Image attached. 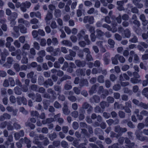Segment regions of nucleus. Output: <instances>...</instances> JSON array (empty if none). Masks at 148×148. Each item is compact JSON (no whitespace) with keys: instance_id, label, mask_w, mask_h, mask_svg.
Returning a JSON list of instances; mask_svg holds the SVG:
<instances>
[{"instance_id":"obj_27","label":"nucleus","mask_w":148,"mask_h":148,"mask_svg":"<svg viewBox=\"0 0 148 148\" xmlns=\"http://www.w3.org/2000/svg\"><path fill=\"white\" fill-rule=\"evenodd\" d=\"M119 56V54H117L114 57H112L111 58V60L112 61V63L114 64H117L118 63V62L117 60L118 57Z\"/></svg>"},{"instance_id":"obj_1","label":"nucleus","mask_w":148,"mask_h":148,"mask_svg":"<svg viewBox=\"0 0 148 148\" xmlns=\"http://www.w3.org/2000/svg\"><path fill=\"white\" fill-rule=\"evenodd\" d=\"M136 138L141 142H148V137L143 136L142 132L136 130L135 132Z\"/></svg>"},{"instance_id":"obj_10","label":"nucleus","mask_w":148,"mask_h":148,"mask_svg":"<svg viewBox=\"0 0 148 148\" xmlns=\"http://www.w3.org/2000/svg\"><path fill=\"white\" fill-rule=\"evenodd\" d=\"M131 34L130 31L127 28L124 31L122 35L124 38H129L130 37Z\"/></svg>"},{"instance_id":"obj_52","label":"nucleus","mask_w":148,"mask_h":148,"mask_svg":"<svg viewBox=\"0 0 148 148\" xmlns=\"http://www.w3.org/2000/svg\"><path fill=\"white\" fill-rule=\"evenodd\" d=\"M127 134L128 136V138L131 140H133L134 139V137L133 136V134L132 132L130 131L128 132H127Z\"/></svg>"},{"instance_id":"obj_49","label":"nucleus","mask_w":148,"mask_h":148,"mask_svg":"<svg viewBox=\"0 0 148 148\" xmlns=\"http://www.w3.org/2000/svg\"><path fill=\"white\" fill-rule=\"evenodd\" d=\"M1 60H0V64H2L3 63L1 62V60L3 62L5 61V60L6 57L7 56H6L3 52H2L1 53Z\"/></svg>"},{"instance_id":"obj_33","label":"nucleus","mask_w":148,"mask_h":148,"mask_svg":"<svg viewBox=\"0 0 148 148\" xmlns=\"http://www.w3.org/2000/svg\"><path fill=\"white\" fill-rule=\"evenodd\" d=\"M39 87V86L37 85L33 84L31 85L30 88L32 91L37 92Z\"/></svg>"},{"instance_id":"obj_12","label":"nucleus","mask_w":148,"mask_h":148,"mask_svg":"<svg viewBox=\"0 0 148 148\" xmlns=\"http://www.w3.org/2000/svg\"><path fill=\"white\" fill-rule=\"evenodd\" d=\"M53 84V83L51 79H48L45 81L44 86L46 88H48L49 86H52Z\"/></svg>"},{"instance_id":"obj_4","label":"nucleus","mask_w":148,"mask_h":148,"mask_svg":"<svg viewBox=\"0 0 148 148\" xmlns=\"http://www.w3.org/2000/svg\"><path fill=\"white\" fill-rule=\"evenodd\" d=\"M110 53H105L103 56V60L104 62V64L106 65L109 64L110 62Z\"/></svg>"},{"instance_id":"obj_41","label":"nucleus","mask_w":148,"mask_h":148,"mask_svg":"<svg viewBox=\"0 0 148 148\" xmlns=\"http://www.w3.org/2000/svg\"><path fill=\"white\" fill-rule=\"evenodd\" d=\"M95 112L97 113H102L103 110H102L101 107L99 106H97L94 108Z\"/></svg>"},{"instance_id":"obj_56","label":"nucleus","mask_w":148,"mask_h":148,"mask_svg":"<svg viewBox=\"0 0 148 148\" xmlns=\"http://www.w3.org/2000/svg\"><path fill=\"white\" fill-rule=\"evenodd\" d=\"M52 43L53 45H57L58 44V41L56 38H52Z\"/></svg>"},{"instance_id":"obj_20","label":"nucleus","mask_w":148,"mask_h":148,"mask_svg":"<svg viewBox=\"0 0 148 148\" xmlns=\"http://www.w3.org/2000/svg\"><path fill=\"white\" fill-rule=\"evenodd\" d=\"M96 37L99 39H102V36L104 34V33L101 30L97 29L96 30Z\"/></svg>"},{"instance_id":"obj_50","label":"nucleus","mask_w":148,"mask_h":148,"mask_svg":"<svg viewBox=\"0 0 148 148\" xmlns=\"http://www.w3.org/2000/svg\"><path fill=\"white\" fill-rule=\"evenodd\" d=\"M31 115L32 116H35L38 117L39 116V114L38 111H32L31 112Z\"/></svg>"},{"instance_id":"obj_11","label":"nucleus","mask_w":148,"mask_h":148,"mask_svg":"<svg viewBox=\"0 0 148 148\" xmlns=\"http://www.w3.org/2000/svg\"><path fill=\"white\" fill-rule=\"evenodd\" d=\"M18 22L19 24H24L27 27H29L30 26V23L28 21L25 20L22 18L18 19Z\"/></svg>"},{"instance_id":"obj_35","label":"nucleus","mask_w":148,"mask_h":148,"mask_svg":"<svg viewBox=\"0 0 148 148\" xmlns=\"http://www.w3.org/2000/svg\"><path fill=\"white\" fill-rule=\"evenodd\" d=\"M81 130V133L83 134L84 137L88 138L90 137V135L88 133L86 130L85 129H82Z\"/></svg>"},{"instance_id":"obj_8","label":"nucleus","mask_w":148,"mask_h":148,"mask_svg":"<svg viewBox=\"0 0 148 148\" xmlns=\"http://www.w3.org/2000/svg\"><path fill=\"white\" fill-rule=\"evenodd\" d=\"M75 63L76 66L79 67H84L86 65V62L84 61H81L77 60H75Z\"/></svg>"},{"instance_id":"obj_36","label":"nucleus","mask_w":148,"mask_h":148,"mask_svg":"<svg viewBox=\"0 0 148 148\" xmlns=\"http://www.w3.org/2000/svg\"><path fill=\"white\" fill-rule=\"evenodd\" d=\"M17 14L16 12H13L12 14L11 17L12 18V19L11 20V23H12V22L14 24L15 23L14 20L17 18Z\"/></svg>"},{"instance_id":"obj_21","label":"nucleus","mask_w":148,"mask_h":148,"mask_svg":"<svg viewBox=\"0 0 148 148\" xmlns=\"http://www.w3.org/2000/svg\"><path fill=\"white\" fill-rule=\"evenodd\" d=\"M11 118V116L7 113H4L2 116L0 117V121H3L5 119H10Z\"/></svg>"},{"instance_id":"obj_37","label":"nucleus","mask_w":148,"mask_h":148,"mask_svg":"<svg viewBox=\"0 0 148 148\" xmlns=\"http://www.w3.org/2000/svg\"><path fill=\"white\" fill-rule=\"evenodd\" d=\"M85 34V32L83 30H82L78 33L77 36V38L79 40H82L83 38V35Z\"/></svg>"},{"instance_id":"obj_47","label":"nucleus","mask_w":148,"mask_h":148,"mask_svg":"<svg viewBox=\"0 0 148 148\" xmlns=\"http://www.w3.org/2000/svg\"><path fill=\"white\" fill-rule=\"evenodd\" d=\"M138 78L135 77L132 78L130 79L131 82L133 84H136L138 83L141 81V80H139L138 79Z\"/></svg>"},{"instance_id":"obj_29","label":"nucleus","mask_w":148,"mask_h":148,"mask_svg":"<svg viewBox=\"0 0 148 148\" xmlns=\"http://www.w3.org/2000/svg\"><path fill=\"white\" fill-rule=\"evenodd\" d=\"M62 44L66 46L71 47L72 45V42L69 40H64L62 42Z\"/></svg>"},{"instance_id":"obj_7","label":"nucleus","mask_w":148,"mask_h":148,"mask_svg":"<svg viewBox=\"0 0 148 148\" xmlns=\"http://www.w3.org/2000/svg\"><path fill=\"white\" fill-rule=\"evenodd\" d=\"M90 101L91 103H97L100 101V98L98 95H95L92 96L90 99Z\"/></svg>"},{"instance_id":"obj_62","label":"nucleus","mask_w":148,"mask_h":148,"mask_svg":"<svg viewBox=\"0 0 148 148\" xmlns=\"http://www.w3.org/2000/svg\"><path fill=\"white\" fill-rule=\"evenodd\" d=\"M138 106L145 109H148V106L147 105V104L142 102L140 103Z\"/></svg>"},{"instance_id":"obj_3","label":"nucleus","mask_w":148,"mask_h":148,"mask_svg":"<svg viewBox=\"0 0 148 148\" xmlns=\"http://www.w3.org/2000/svg\"><path fill=\"white\" fill-rule=\"evenodd\" d=\"M31 5V3L28 1H26L21 3L20 9L22 11L25 12L27 11V9L29 8Z\"/></svg>"},{"instance_id":"obj_63","label":"nucleus","mask_w":148,"mask_h":148,"mask_svg":"<svg viewBox=\"0 0 148 148\" xmlns=\"http://www.w3.org/2000/svg\"><path fill=\"white\" fill-rule=\"evenodd\" d=\"M121 127L119 125H117L114 127V131L115 132L118 133L119 135L121 130Z\"/></svg>"},{"instance_id":"obj_15","label":"nucleus","mask_w":148,"mask_h":148,"mask_svg":"<svg viewBox=\"0 0 148 148\" xmlns=\"http://www.w3.org/2000/svg\"><path fill=\"white\" fill-rule=\"evenodd\" d=\"M42 97L47 99H50L51 100L54 101L56 99V97L54 95H52V97H51L50 95L47 93H44L42 95Z\"/></svg>"},{"instance_id":"obj_57","label":"nucleus","mask_w":148,"mask_h":148,"mask_svg":"<svg viewBox=\"0 0 148 148\" xmlns=\"http://www.w3.org/2000/svg\"><path fill=\"white\" fill-rule=\"evenodd\" d=\"M114 107L116 106H117V108H118L121 109V110H124V109H123V108H125V106H123L122 104H118V103L115 102L114 104Z\"/></svg>"},{"instance_id":"obj_60","label":"nucleus","mask_w":148,"mask_h":148,"mask_svg":"<svg viewBox=\"0 0 148 148\" xmlns=\"http://www.w3.org/2000/svg\"><path fill=\"white\" fill-rule=\"evenodd\" d=\"M7 62L9 64L12 65L14 62L13 58L11 57H9L7 58Z\"/></svg>"},{"instance_id":"obj_43","label":"nucleus","mask_w":148,"mask_h":148,"mask_svg":"<svg viewBox=\"0 0 148 148\" xmlns=\"http://www.w3.org/2000/svg\"><path fill=\"white\" fill-rule=\"evenodd\" d=\"M57 135L56 133L53 132V133L49 134V137L51 140H53L57 138Z\"/></svg>"},{"instance_id":"obj_14","label":"nucleus","mask_w":148,"mask_h":148,"mask_svg":"<svg viewBox=\"0 0 148 148\" xmlns=\"http://www.w3.org/2000/svg\"><path fill=\"white\" fill-rule=\"evenodd\" d=\"M73 145L77 148H80L82 146H84L86 145L85 143L79 144L78 141L77 140H74L73 142Z\"/></svg>"},{"instance_id":"obj_58","label":"nucleus","mask_w":148,"mask_h":148,"mask_svg":"<svg viewBox=\"0 0 148 148\" xmlns=\"http://www.w3.org/2000/svg\"><path fill=\"white\" fill-rule=\"evenodd\" d=\"M119 117L121 118H124L125 117V113L123 111H120L118 113Z\"/></svg>"},{"instance_id":"obj_18","label":"nucleus","mask_w":148,"mask_h":148,"mask_svg":"<svg viewBox=\"0 0 148 148\" xmlns=\"http://www.w3.org/2000/svg\"><path fill=\"white\" fill-rule=\"evenodd\" d=\"M109 104L108 103L105 101H102L100 103V105L101 108L104 110V109L106 107H108L109 106Z\"/></svg>"},{"instance_id":"obj_17","label":"nucleus","mask_w":148,"mask_h":148,"mask_svg":"<svg viewBox=\"0 0 148 148\" xmlns=\"http://www.w3.org/2000/svg\"><path fill=\"white\" fill-rule=\"evenodd\" d=\"M61 53L60 49L59 48H57L54 49L53 51L51 53V55L52 56H55L60 55Z\"/></svg>"},{"instance_id":"obj_45","label":"nucleus","mask_w":148,"mask_h":148,"mask_svg":"<svg viewBox=\"0 0 148 148\" xmlns=\"http://www.w3.org/2000/svg\"><path fill=\"white\" fill-rule=\"evenodd\" d=\"M104 77L103 75H99L97 77V80L100 83H103L104 82Z\"/></svg>"},{"instance_id":"obj_13","label":"nucleus","mask_w":148,"mask_h":148,"mask_svg":"<svg viewBox=\"0 0 148 148\" xmlns=\"http://www.w3.org/2000/svg\"><path fill=\"white\" fill-rule=\"evenodd\" d=\"M88 82L86 79H82L80 80L79 86L81 87L84 86H88Z\"/></svg>"},{"instance_id":"obj_23","label":"nucleus","mask_w":148,"mask_h":148,"mask_svg":"<svg viewBox=\"0 0 148 148\" xmlns=\"http://www.w3.org/2000/svg\"><path fill=\"white\" fill-rule=\"evenodd\" d=\"M117 4L118 5L117 9L119 11L124 10V8L123 6V1H117Z\"/></svg>"},{"instance_id":"obj_48","label":"nucleus","mask_w":148,"mask_h":148,"mask_svg":"<svg viewBox=\"0 0 148 148\" xmlns=\"http://www.w3.org/2000/svg\"><path fill=\"white\" fill-rule=\"evenodd\" d=\"M7 128L9 130H12L14 129L13 126L12 125V122L11 121L8 122Z\"/></svg>"},{"instance_id":"obj_22","label":"nucleus","mask_w":148,"mask_h":148,"mask_svg":"<svg viewBox=\"0 0 148 148\" xmlns=\"http://www.w3.org/2000/svg\"><path fill=\"white\" fill-rule=\"evenodd\" d=\"M94 133L95 134L98 136L100 135H103L104 133L103 131L99 128H95L94 130Z\"/></svg>"},{"instance_id":"obj_39","label":"nucleus","mask_w":148,"mask_h":148,"mask_svg":"<svg viewBox=\"0 0 148 148\" xmlns=\"http://www.w3.org/2000/svg\"><path fill=\"white\" fill-rule=\"evenodd\" d=\"M54 90L59 93L61 92L62 88L61 86L57 85H55L53 86Z\"/></svg>"},{"instance_id":"obj_53","label":"nucleus","mask_w":148,"mask_h":148,"mask_svg":"<svg viewBox=\"0 0 148 148\" xmlns=\"http://www.w3.org/2000/svg\"><path fill=\"white\" fill-rule=\"evenodd\" d=\"M68 99L71 101L72 102H74L76 101L77 98L75 97L73 95H71L68 96Z\"/></svg>"},{"instance_id":"obj_30","label":"nucleus","mask_w":148,"mask_h":148,"mask_svg":"<svg viewBox=\"0 0 148 148\" xmlns=\"http://www.w3.org/2000/svg\"><path fill=\"white\" fill-rule=\"evenodd\" d=\"M52 18V14L51 13L48 11L47 14L45 18V20L47 22L48 21L51 19Z\"/></svg>"},{"instance_id":"obj_34","label":"nucleus","mask_w":148,"mask_h":148,"mask_svg":"<svg viewBox=\"0 0 148 148\" xmlns=\"http://www.w3.org/2000/svg\"><path fill=\"white\" fill-rule=\"evenodd\" d=\"M14 90L15 93L17 95H20L22 93L21 90L19 87H15L14 88Z\"/></svg>"},{"instance_id":"obj_61","label":"nucleus","mask_w":148,"mask_h":148,"mask_svg":"<svg viewBox=\"0 0 148 148\" xmlns=\"http://www.w3.org/2000/svg\"><path fill=\"white\" fill-rule=\"evenodd\" d=\"M42 142L43 145L45 146H47L49 143V140L47 137H45Z\"/></svg>"},{"instance_id":"obj_26","label":"nucleus","mask_w":148,"mask_h":148,"mask_svg":"<svg viewBox=\"0 0 148 148\" xmlns=\"http://www.w3.org/2000/svg\"><path fill=\"white\" fill-rule=\"evenodd\" d=\"M20 29V32L22 33H26L27 32V28L25 27L24 25L21 24H19L18 25Z\"/></svg>"},{"instance_id":"obj_28","label":"nucleus","mask_w":148,"mask_h":148,"mask_svg":"<svg viewBox=\"0 0 148 148\" xmlns=\"http://www.w3.org/2000/svg\"><path fill=\"white\" fill-rule=\"evenodd\" d=\"M97 88V85L96 84L92 85L89 91V94L90 95L92 94L93 93L96 92V89Z\"/></svg>"},{"instance_id":"obj_25","label":"nucleus","mask_w":148,"mask_h":148,"mask_svg":"<svg viewBox=\"0 0 148 148\" xmlns=\"http://www.w3.org/2000/svg\"><path fill=\"white\" fill-rule=\"evenodd\" d=\"M63 113L65 115H68L70 112L66 104H64V107L62 108Z\"/></svg>"},{"instance_id":"obj_59","label":"nucleus","mask_w":148,"mask_h":148,"mask_svg":"<svg viewBox=\"0 0 148 148\" xmlns=\"http://www.w3.org/2000/svg\"><path fill=\"white\" fill-rule=\"evenodd\" d=\"M107 101H108L107 102L108 103H112L114 101V99L112 97L109 96L107 98Z\"/></svg>"},{"instance_id":"obj_44","label":"nucleus","mask_w":148,"mask_h":148,"mask_svg":"<svg viewBox=\"0 0 148 148\" xmlns=\"http://www.w3.org/2000/svg\"><path fill=\"white\" fill-rule=\"evenodd\" d=\"M45 59L48 60H51L53 62L55 61V58L52 56L47 55L45 57Z\"/></svg>"},{"instance_id":"obj_31","label":"nucleus","mask_w":148,"mask_h":148,"mask_svg":"<svg viewBox=\"0 0 148 148\" xmlns=\"http://www.w3.org/2000/svg\"><path fill=\"white\" fill-rule=\"evenodd\" d=\"M38 84L39 85H41L43 84L44 85L45 81L44 77L41 76H39L38 79Z\"/></svg>"},{"instance_id":"obj_32","label":"nucleus","mask_w":148,"mask_h":148,"mask_svg":"<svg viewBox=\"0 0 148 148\" xmlns=\"http://www.w3.org/2000/svg\"><path fill=\"white\" fill-rule=\"evenodd\" d=\"M42 101V98L40 94L36 93V97L34 101L37 102H40Z\"/></svg>"},{"instance_id":"obj_51","label":"nucleus","mask_w":148,"mask_h":148,"mask_svg":"<svg viewBox=\"0 0 148 148\" xmlns=\"http://www.w3.org/2000/svg\"><path fill=\"white\" fill-rule=\"evenodd\" d=\"M54 14L56 17H60L61 14V10L59 9H56L55 10Z\"/></svg>"},{"instance_id":"obj_55","label":"nucleus","mask_w":148,"mask_h":148,"mask_svg":"<svg viewBox=\"0 0 148 148\" xmlns=\"http://www.w3.org/2000/svg\"><path fill=\"white\" fill-rule=\"evenodd\" d=\"M14 68L15 71L17 72H19L20 71V65L18 63H15L14 65Z\"/></svg>"},{"instance_id":"obj_24","label":"nucleus","mask_w":148,"mask_h":148,"mask_svg":"<svg viewBox=\"0 0 148 148\" xmlns=\"http://www.w3.org/2000/svg\"><path fill=\"white\" fill-rule=\"evenodd\" d=\"M39 139L38 136H35L34 138L33 143L34 144L38 145V146H40L42 145V143L41 142L39 141Z\"/></svg>"},{"instance_id":"obj_64","label":"nucleus","mask_w":148,"mask_h":148,"mask_svg":"<svg viewBox=\"0 0 148 148\" xmlns=\"http://www.w3.org/2000/svg\"><path fill=\"white\" fill-rule=\"evenodd\" d=\"M118 60L121 63H124L125 61V60L124 57L122 56H120L118 57Z\"/></svg>"},{"instance_id":"obj_5","label":"nucleus","mask_w":148,"mask_h":148,"mask_svg":"<svg viewBox=\"0 0 148 148\" xmlns=\"http://www.w3.org/2000/svg\"><path fill=\"white\" fill-rule=\"evenodd\" d=\"M17 102L18 105H20L22 103L23 104L26 105L27 104V99L24 97H18L16 98Z\"/></svg>"},{"instance_id":"obj_2","label":"nucleus","mask_w":148,"mask_h":148,"mask_svg":"<svg viewBox=\"0 0 148 148\" xmlns=\"http://www.w3.org/2000/svg\"><path fill=\"white\" fill-rule=\"evenodd\" d=\"M82 107L85 109H87V111L88 114L91 113L93 110L92 107L86 102L83 103L82 105Z\"/></svg>"},{"instance_id":"obj_19","label":"nucleus","mask_w":148,"mask_h":148,"mask_svg":"<svg viewBox=\"0 0 148 148\" xmlns=\"http://www.w3.org/2000/svg\"><path fill=\"white\" fill-rule=\"evenodd\" d=\"M71 84V81L69 80L66 81L64 86V89L67 90L71 89L72 88Z\"/></svg>"},{"instance_id":"obj_16","label":"nucleus","mask_w":148,"mask_h":148,"mask_svg":"<svg viewBox=\"0 0 148 148\" xmlns=\"http://www.w3.org/2000/svg\"><path fill=\"white\" fill-rule=\"evenodd\" d=\"M30 46L29 45L27 44L26 43L23 46L22 48L21 49V51H22V55H26V52H25L24 50H28L29 49Z\"/></svg>"},{"instance_id":"obj_38","label":"nucleus","mask_w":148,"mask_h":148,"mask_svg":"<svg viewBox=\"0 0 148 148\" xmlns=\"http://www.w3.org/2000/svg\"><path fill=\"white\" fill-rule=\"evenodd\" d=\"M25 143L27 145V148H30L31 147V141L28 138L26 137L24 138Z\"/></svg>"},{"instance_id":"obj_54","label":"nucleus","mask_w":148,"mask_h":148,"mask_svg":"<svg viewBox=\"0 0 148 148\" xmlns=\"http://www.w3.org/2000/svg\"><path fill=\"white\" fill-rule=\"evenodd\" d=\"M129 41L133 43H135L138 42V38L136 36H134L133 38L129 40Z\"/></svg>"},{"instance_id":"obj_9","label":"nucleus","mask_w":148,"mask_h":148,"mask_svg":"<svg viewBox=\"0 0 148 148\" xmlns=\"http://www.w3.org/2000/svg\"><path fill=\"white\" fill-rule=\"evenodd\" d=\"M24 135V132L23 130H20L19 132L15 133L14 136L16 140H18L20 137H23Z\"/></svg>"},{"instance_id":"obj_42","label":"nucleus","mask_w":148,"mask_h":148,"mask_svg":"<svg viewBox=\"0 0 148 148\" xmlns=\"http://www.w3.org/2000/svg\"><path fill=\"white\" fill-rule=\"evenodd\" d=\"M70 64L71 65V66H69L67 69V71L69 73H72L73 71V68L75 66V65L73 62H71L70 63Z\"/></svg>"},{"instance_id":"obj_6","label":"nucleus","mask_w":148,"mask_h":148,"mask_svg":"<svg viewBox=\"0 0 148 148\" xmlns=\"http://www.w3.org/2000/svg\"><path fill=\"white\" fill-rule=\"evenodd\" d=\"M85 72V69L79 68L76 71V74L78 76H85L86 75Z\"/></svg>"},{"instance_id":"obj_40","label":"nucleus","mask_w":148,"mask_h":148,"mask_svg":"<svg viewBox=\"0 0 148 148\" xmlns=\"http://www.w3.org/2000/svg\"><path fill=\"white\" fill-rule=\"evenodd\" d=\"M108 43L110 45V48H113L114 47L115 42L113 40L109 38L108 40Z\"/></svg>"},{"instance_id":"obj_46","label":"nucleus","mask_w":148,"mask_h":148,"mask_svg":"<svg viewBox=\"0 0 148 148\" xmlns=\"http://www.w3.org/2000/svg\"><path fill=\"white\" fill-rule=\"evenodd\" d=\"M123 90L124 93L129 94L130 95H132L133 93L132 90H129L128 88L126 87L124 88Z\"/></svg>"}]
</instances>
